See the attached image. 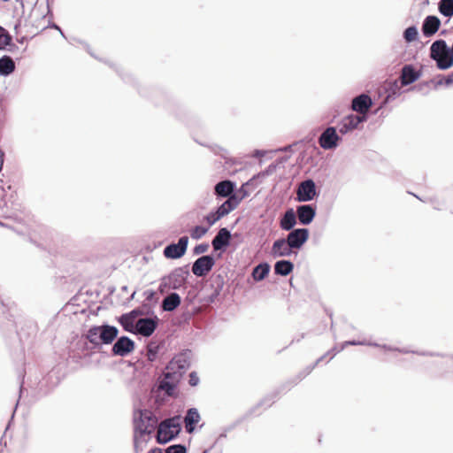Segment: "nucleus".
<instances>
[{"label": "nucleus", "mask_w": 453, "mask_h": 453, "mask_svg": "<svg viewBox=\"0 0 453 453\" xmlns=\"http://www.w3.org/2000/svg\"><path fill=\"white\" fill-rule=\"evenodd\" d=\"M429 56L435 61L440 70H447L453 65L452 50L443 39L436 40L432 43Z\"/></svg>", "instance_id": "3"}, {"label": "nucleus", "mask_w": 453, "mask_h": 453, "mask_svg": "<svg viewBox=\"0 0 453 453\" xmlns=\"http://www.w3.org/2000/svg\"><path fill=\"white\" fill-rule=\"evenodd\" d=\"M295 268V265L291 260L280 259L275 262L273 265L274 274L286 277L289 275Z\"/></svg>", "instance_id": "30"}, {"label": "nucleus", "mask_w": 453, "mask_h": 453, "mask_svg": "<svg viewBox=\"0 0 453 453\" xmlns=\"http://www.w3.org/2000/svg\"><path fill=\"white\" fill-rule=\"evenodd\" d=\"M159 319L157 315L154 317L142 318L138 319L135 326V334L142 335L145 338L150 337L158 326Z\"/></svg>", "instance_id": "15"}, {"label": "nucleus", "mask_w": 453, "mask_h": 453, "mask_svg": "<svg viewBox=\"0 0 453 453\" xmlns=\"http://www.w3.org/2000/svg\"><path fill=\"white\" fill-rule=\"evenodd\" d=\"M181 379V374L176 372H167L165 373L164 378L158 380V388L164 391L167 396L176 397V389Z\"/></svg>", "instance_id": "11"}, {"label": "nucleus", "mask_w": 453, "mask_h": 453, "mask_svg": "<svg viewBox=\"0 0 453 453\" xmlns=\"http://www.w3.org/2000/svg\"><path fill=\"white\" fill-rule=\"evenodd\" d=\"M209 247H210V245L208 242L199 243L194 247L193 255L203 254L208 250Z\"/></svg>", "instance_id": "46"}, {"label": "nucleus", "mask_w": 453, "mask_h": 453, "mask_svg": "<svg viewBox=\"0 0 453 453\" xmlns=\"http://www.w3.org/2000/svg\"><path fill=\"white\" fill-rule=\"evenodd\" d=\"M372 104L373 102L371 96L366 93H362L352 99L351 109L359 113L358 115H366V111Z\"/></svg>", "instance_id": "22"}, {"label": "nucleus", "mask_w": 453, "mask_h": 453, "mask_svg": "<svg viewBox=\"0 0 453 453\" xmlns=\"http://www.w3.org/2000/svg\"><path fill=\"white\" fill-rule=\"evenodd\" d=\"M265 156V151L261 150H255L253 152V157H262Z\"/></svg>", "instance_id": "62"}, {"label": "nucleus", "mask_w": 453, "mask_h": 453, "mask_svg": "<svg viewBox=\"0 0 453 453\" xmlns=\"http://www.w3.org/2000/svg\"><path fill=\"white\" fill-rule=\"evenodd\" d=\"M12 36L7 29L0 25V50H5L8 45H11Z\"/></svg>", "instance_id": "38"}, {"label": "nucleus", "mask_w": 453, "mask_h": 453, "mask_svg": "<svg viewBox=\"0 0 453 453\" xmlns=\"http://www.w3.org/2000/svg\"><path fill=\"white\" fill-rule=\"evenodd\" d=\"M340 349H338L336 346L333 347L331 349H329L326 355H331L330 359H332L336 353L340 352Z\"/></svg>", "instance_id": "59"}, {"label": "nucleus", "mask_w": 453, "mask_h": 453, "mask_svg": "<svg viewBox=\"0 0 453 453\" xmlns=\"http://www.w3.org/2000/svg\"><path fill=\"white\" fill-rule=\"evenodd\" d=\"M5 50L11 52H14L16 50H18V46L12 41L11 45H8Z\"/></svg>", "instance_id": "63"}, {"label": "nucleus", "mask_w": 453, "mask_h": 453, "mask_svg": "<svg viewBox=\"0 0 453 453\" xmlns=\"http://www.w3.org/2000/svg\"><path fill=\"white\" fill-rule=\"evenodd\" d=\"M420 77V71L417 70L412 65H405L402 68L400 81L403 86L413 83Z\"/></svg>", "instance_id": "26"}, {"label": "nucleus", "mask_w": 453, "mask_h": 453, "mask_svg": "<svg viewBox=\"0 0 453 453\" xmlns=\"http://www.w3.org/2000/svg\"><path fill=\"white\" fill-rule=\"evenodd\" d=\"M367 115L349 114L345 116L338 124L339 133L342 135L357 129L359 124L367 120Z\"/></svg>", "instance_id": "17"}, {"label": "nucleus", "mask_w": 453, "mask_h": 453, "mask_svg": "<svg viewBox=\"0 0 453 453\" xmlns=\"http://www.w3.org/2000/svg\"><path fill=\"white\" fill-rule=\"evenodd\" d=\"M293 254H297L292 248L289 247L288 242L285 237H280L275 240L272 245L271 255L273 257H290Z\"/></svg>", "instance_id": "23"}, {"label": "nucleus", "mask_w": 453, "mask_h": 453, "mask_svg": "<svg viewBox=\"0 0 453 453\" xmlns=\"http://www.w3.org/2000/svg\"><path fill=\"white\" fill-rule=\"evenodd\" d=\"M277 169V164L271 163L265 170L261 171L257 174L259 177H267L272 175Z\"/></svg>", "instance_id": "47"}, {"label": "nucleus", "mask_w": 453, "mask_h": 453, "mask_svg": "<svg viewBox=\"0 0 453 453\" xmlns=\"http://www.w3.org/2000/svg\"><path fill=\"white\" fill-rule=\"evenodd\" d=\"M441 26V20L437 16L428 15L423 20L421 31L425 37H431L434 35Z\"/></svg>", "instance_id": "24"}, {"label": "nucleus", "mask_w": 453, "mask_h": 453, "mask_svg": "<svg viewBox=\"0 0 453 453\" xmlns=\"http://www.w3.org/2000/svg\"><path fill=\"white\" fill-rule=\"evenodd\" d=\"M237 202L232 197H228L224 203L216 207V212L221 216V218L226 216L237 207Z\"/></svg>", "instance_id": "36"}, {"label": "nucleus", "mask_w": 453, "mask_h": 453, "mask_svg": "<svg viewBox=\"0 0 453 453\" xmlns=\"http://www.w3.org/2000/svg\"><path fill=\"white\" fill-rule=\"evenodd\" d=\"M127 313L129 315L130 318L134 319V320L136 319L137 317L145 315V311H143V309L140 307H136Z\"/></svg>", "instance_id": "51"}, {"label": "nucleus", "mask_w": 453, "mask_h": 453, "mask_svg": "<svg viewBox=\"0 0 453 453\" xmlns=\"http://www.w3.org/2000/svg\"><path fill=\"white\" fill-rule=\"evenodd\" d=\"M200 414L196 408H189L187 411L186 416L184 418L185 422V430L188 434H192L197 423L200 421Z\"/></svg>", "instance_id": "29"}, {"label": "nucleus", "mask_w": 453, "mask_h": 453, "mask_svg": "<svg viewBox=\"0 0 453 453\" xmlns=\"http://www.w3.org/2000/svg\"><path fill=\"white\" fill-rule=\"evenodd\" d=\"M192 352L190 349H185L184 351L176 355L166 366L167 370L180 372L181 376L190 367V358Z\"/></svg>", "instance_id": "13"}, {"label": "nucleus", "mask_w": 453, "mask_h": 453, "mask_svg": "<svg viewBox=\"0 0 453 453\" xmlns=\"http://www.w3.org/2000/svg\"><path fill=\"white\" fill-rule=\"evenodd\" d=\"M234 236L237 237L239 234H234ZM232 237L233 234L227 227H220L216 235L212 238L211 247L214 252L219 251L217 255L218 259L221 258L223 253L230 247Z\"/></svg>", "instance_id": "6"}, {"label": "nucleus", "mask_w": 453, "mask_h": 453, "mask_svg": "<svg viewBox=\"0 0 453 453\" xmlns=\"http://www.w3.org/2000/svg\"><path fill=\"white\" fill-rule=\"evenodd\" d=\"M260 178L258 174H255L252 178H250L249 180H247L244 184L247 187H256L257 183L256 180Z\"/></svg>", "instance_id": "56"}, {"label": "nucleus", "mask_w": 453, "mask_h": 453, "mask_svg": "<svg viewBox=\"0 0 453 453\" xmlns=\"http://www.w3.org/2000/svg\"><path fill=\"white\" fill-rule=\"evenodd\" d=\"M141 418L142 420V428H147L149 430L148 434L150 435L158 426V418L152 412L147 410H139L134 416V428H135V421Z\"/></svg>", "instance_id": "19"}, {"label": "nucleus", "mask_w": 453, "mask_h": 453, "mask_svg": "<svg viewBox=\"0 0 453 453\" xmlns=\"http://www.w3.org/2000/svg\"><path fill=\"white\" fill-rule=\"evenodd\" d=\"M221 218L217 212L216 210H211L205 217L204 220L207 222L209 228L213 226L217 221H219Z\"/></svg>", "instance_id": "44"}, {"label": "nucleus", "mask_w": 453, "mask_h": 453, "mask_svg": "<svg viewBox=\"0 0 453 453\" xmlns=\"http://www.w3.org/2000/svg\"><path fill=\"white\" fill-rule=\"evenodd\" d=\"M340 349H338L336 346L333 347L331 349H329L326 355H331L330 359H332L336 353L340 352Z\"/></svg>", "instance_id": "60"}, {"label": "nucleus", "mask_w": 453, "mask_h": 453, "mask_svg": "<svg viewBox=\"0 0 453 453\" xmlns=\"http://www.w3.org/2000/svg\"><path fill=\"white\" fill-rule=\"evenodd\" d=\"M11 306L9 303L0 299V327L4 330L15 331L16 326L13 316L11 313Z\"/></svg>", "instance_id": "21"}, {"label": "nucleus", "mask_w": 453, "mask_h": 453, "mask_svg": "<svg viewBox=\"0 0 453 453\" xmlns=\"http://www.w3.org/2000/svg\"><path fill=\"white\" fill-rule=\"evenodd\" d=\"M226 273L225 272H214L207 280L204 287L205 291L211 290V293L203 296V302L206 305H211L220 301V294L226 284Z\"/></svg>", "instance_id": "5"}, {"label": "nucleus", "mask_w": 453, "mask_h": 453, "mask_svg": "<svg viewBox=\"0 0 453 453\" xmlns=\"http://www.w3.org/2000/svg\"><path fill=\"white\" fill-rule=\"evenodd\" d=\"M316 367V364H312L311 365L306 366L303 371H301L298 374H296L294 378L287 380L280 387H278L273 392L265 396L257 405L252 410H255L260 406H265V408L270 407L275 400L279 397L280 394L286 393L291 389L294 386L297 385L301 380H303L307 375H309L312 370Z\"/></svg>", "instance_id": "2"}, {"label": "nucleus", "mask_w": 453, "mask_h": 453, "mask_svg": "<svg viewBox=\"0 0 453 453\" xmlns=\"http://www.w3.org/2000/svg\"><path fill=\"white\" fill-rule=\"evenodd\" d=\"M147 453H163V449L161 448H152Z\"/></svg>", "instance_id": "64"}, {"label": "nucleus", "mask_w": 453, "mask_h": 453, "mask_svg": "<svg viewBox=\"0 0 453 453\" xmlns=\"http://www.w3.org/2000/svg\"><path fill=\"white\" fill-rule=\"evenodd\" d=\"M142 420L138 418V420L135 421V428H134V449L135 453H139V444L149 432L147 428H142Z\"/></svg>", "instance_id": "34"}, {"label": "nucleus", "mask_w": 453, "mask_h": 453, "mask_svg": "<svg viewBox=\"0 0 453 453\" xmlns=\"http://www.w3.org/2000/svg\"><path fill=\"white\" fill-rule=\"evenodd\" d=\"M209 226H196L194 227H192L189 231L190 233V237L194 240H199L201 239L203 235H205L207 234V232L209 231Z\"/></svg>", "instance_id": "39"}, {"label": "nucleus", "mask_w": 453, "mask_h": 453, "mask_svg": "<svg viewBox=\"0 0 453 453\" xmlns=\"http://www.w3.org/2000/svg\"><path fill=\"white\" fill-rule=\"evenodd\" d=\"M111 348V355L114 357H127L135 348L134 341L127 335L117 336Z\"/></svg>", "instance_id": "16"}, {"label": "nucleus", "mask_w": 453, "mask_h": 453, "mask_svg": "<svg viewBox=\"0 0 453 453\" xmlns=\"http://www.w3.org/2000/svg\"><path fill=\"white\" fill-rule=\"evenodd\" d=\"M165 453H188V449L182 443L172 444L165 449Z\"/></svg>", "instance_id": "43"}, {"label": "nucleus", "mask_w": 453, "mask_h": 453, "mask_svg": "<svg viewBox=\"0 0 453 453\" xmlns=\"http://www.w3.org/2000/svg\"><path fill=\"white\" fill-rule=\"evenodd\" d=\"M188 265L174 268L169 274L165 275L170 288L173 290L180 289L187 283L188 277L189 276Z\"/></svg>", "instance_id": "12"}, {"label": "nucleus", "mask_w": 453, "mask_h": 453, "mask_svg": "<svg viewBox=\"0 0 453 453\" xmlns=\"http://www.w3.org/2000/svg\"><path fill=\"white\" fill-rule=\"evenodd\" d=\"M181 303V297L177 292H171L161 302L160 308L163 311L173 312Z\"/></svg>", "instance_id": "27"}, {"label": "nucleus", "mask_w": 453, "mask_h": 453, "mask_svg": "<svg viewBox=\"0 0 453 453\" xmlns=\"http://www.w3.org/2000/svg\"><path fill=\"white\" fill-rule=\"evenodd\" d=\"M180 415H176L164 419L158 426L156 441L158 444L165 445L174 440L181 432Z\"/></svg>", "instance_id": "4"}, {"label": "nucleus", "mask_w": 453, "mask_h": 453, "mask_svg": "<svg viewBox=\"0 0 453 453\" xmlns=\"http://www.w3.org/2000/svg\"><path fill=\"white\" fill-rule=\"evenodd\" d=\"M439 12L447 18L453 17V0H441L438 4Z\"/></svg>", "instance_id": "37"}, {"label": "nucleus", "mask_w": 453, "mask_h": 453, "mask_svg": "<svg viewBox=\"0 0 453 453\" xmlns=\"http://www.w3.org/2000/svg\"><path fill=\"white\" fill-rule=\"evenodd\" d=\"M164 341L150 340L145 346V356L148 365H151L158 357L159 352L164 349Z\"/></svg>", "instance_id": "25"}, {"label": "nucleus", "mask_w": 453, "mask_h": 453, "mask_svg": "<svg viewBox=\"0 0 453 453\" xmlns=\"http://www.w3.org/2000/svg\"><path fill=\"white\" fill-rule=\"evenodd\" d=\"M309 229L302 227L289 231L285 239L288 242L289 247L292 248L293 250H299L309 240Z\"/></svg>", "instance_id": "14"}, {"label": "nucleus", "mask_w": 453, "mask_h": 453, "mask_svg": "<svg viewBox=\"0 0 453 453\" xmlns=\"http://www.w3.org/2000/svg\"><path fill=\"white\" fill-rule=\"evenodd\" d=\"M118 334L119 329L115 326L107 323L92 326L84 335L88 341L84 349L91 352H99L103 345L111 344Z\"/></svg>", "instance_id": "1"}, {"label": "nucleus", "mask_w": 453, "mask_h": 453, "mask_svg": "<svg viewBox=\"0 0 453 453\" xmlns=\"http://www.w3.org/2000/svg\"><path fill=\"white\" fill-rule=\"evenodd\" d=\"M418 32L416 26H411L407 27L403 32V39L406 42H411L418 39Z\"/></svg>", "instance_id": "40"}, {"label": "nucleus", "mask_w": 453, "mask_h": 453, "mask_svg": "<svg viewBox=\"0 0 453 453\" xmlns=\"http://www.w3.org/2000/svg\"><path fill=\"white\" fill-rule=\"evenodd\" d=\"M297 218L296 211L293 208H288L280 217V227L284 231H291L296 229L295 226L296 225Z\"/></svg>", "instance_id": "28"}, {"label": "nucleus", "mask_w": 453, "mask_h": 453, "mask_svg": "<svg viewBox=\"0 0 453 453\" xmlns=\"http://www.w3.org/2000/svg\"><path fill=\"white\" fill-rule=\"evenodd\" d=\"M248 187L243 183L239 189L236 188L235 195L232 196L237 202V205L246 197L250 196Z\"/></svg>", "instance_id": "42"}, {"label": "nucleus", "mask_w": 453, "mask_h": 453, "mask_svg": "<svg viewBox=\"0 0 453 453\" xmlns=\"http://www.w3.org/2000/svg\"><path fill=\"white\" fill-rule=\"evenodd\" d=\"M296 218L299 224L303 226L310 225L317 214V205L315 203H304L296 206Z\"/></svg>", "instance_id": "18"}, {"label": "nucleus", "mask_w": 453, "mask_h": 453, "mask_svg": "<svg viewBox=\"0 0 453 453\" xmlns=\"http://www.w3.org/2000/svg\"><path fill=\"white\" fill-rule=\"evenodd\" d=\"M146 303H151L155 306L157 303L158 298L156 296V292L152 289H147L143 292Z\"/></svg>", "instance_id": "45"}, {"label": "nucleus", "mask_w": 453, "mask_h": 453, "mask_svg": "<svg viewBox=\"0 0 453 453\" xmlns=\"http://www.w3.org/2000/svg\"><path fill=\"white\" fill-rule=\"evenodd\" d=\"M438 84H445L446 86H449L453 84V73L448 75L443 81H438Z\"/></svg>", "instance_id": "55"}, {"label": "nucleus", "mask_w": 453, "mask_h": 453, "mask_svg": "<svg viewBox=\"0 0 453 453\" xmlns=\"http://www.w3.org/2000/svg\"><path fill=\"white\" fill-rule=\"evenodd\" d=\"M271 271V265L267 262H261L257 265L251 272L254 281L259 282L265 280Z\"/></svg>", "instance_id": "32"}, {"label": "nucleus", "mask_w": 453, "mask_h": 453, "mask_svg": "<svg viewBox=\"0 0 453 453\" xmlns=\"http://www.w3.org/2000/svg\"><path fill=\"white\" fill-rule=\"evenodd\" d=\"M188 237L183 235L179 238L177 242H171L167 244L163 250V255L167 259H180L187 252L188 246Z\"/></svg>", "instance_id": "10"}, {"label": "nucleus", "mask_w": 453, "mask_h": 453, "mask_svg": "<svg viewBox=\"0 0 453 453\" xmlns=\"http://www.w3.org/2000/svg\"><path fill=\"white\" fill-rule=\"evenodd\" d=\"M4 157H5L4 151L2 149H0V172L3 170Z\"/></svg>", "instance_id": "61"}, {"label": "nucleus", "mask_w": 453, "mask_h": 453, "mask_svg": "<svg viewBox=\"0 0 453 453\" xmlns=\"http://www.w3.org/2000/svg\"><path fill=\"white\" fill-rule=\"evenodd\" d=\"M25 375H26V370L24 367L18 370V379L19 381V397L21 396V394L23 393V390H24Z\"/></svg>", "instance_id": "49"}, {"label": "nucleus", "mask_w": 453, "mask_h": 453, "mask_svg": "<svg viewBox=\"0 0 453 453\" xmlns=\"http://www.w3.org/2000/svg\"><path fill=\"white\" fill-rule=\"evenodd\" d=\"M381 89L383 90V93L386 95L381 102V104H386L390 100H395L396 98V79L390 80V81L387 85L380 88L379 96H382Z\"/></svg>", "instance_id": "31"}, {"label": "nucleus", "mask_w": 453, "mask_h": 453, "mask_svg": "<svg viewBox=\"0 0 453 453\" xmlns=\"http://www.w3.org/2000/svg\"><path fill=\"white\" fill-rule=\"evenodd\" d=\"M217 256L212 253L203 255L196 258L192 264L191 271L198 278L205 277L214 267Z\"/></svg>", "instance_id": "8"}, {"label": "nucleus", "mask_w": 453, "mask_h": 453, "mask_svg": "<svg viewBox=\"0 0 453 453\" xmlns=\"http://www.w3.org/2000/svg\"><path fill=\"white\" fill-rule=\"evenodd\" d=\"M342 141L337 133V128L333 126L327 127L319 137V144L325 150H335Z\"/></svg>", "instance_id": "9"}, {"label": "nucleus", "mask_w": 453, "mask_h": 453, "mask_svg": "<svg viewBox=\"0 0 453 453\" xmlns=\"http://www.w3.org/2000/svg\"><path fill=\"white\" fill-rule=\"evenodd\" d=\"M364 342L357 341V340H350L346 341L342 343V347L340 348V350H343L346 346H357V345H364Z\"/></svg>", "instance_id": "54"}, {"label": "nucleus", "mask_w": 453, "mask_h": 453, "mask_svg": "<svg viewBox=\"0 0 453 453\" xmlns=\"http://www.w3.org/2000/svg\"><path fill=\"white\" fill-rule=\"evenodd\" d=\"M195 310L196 308L189 310L187 306L178 317V324L182 325L188 323L195 314Z\"/></svg>", "instance_id": "41"}, {"label": "nucleus", "mask_w": 453, "mask_h": 453, "mask_svg": "<svg viewBox=\"0 0 453 453\" xmlns=\"http://www.w3.org/2000/svg\"><path fill=\"white\" fill-rule=\"evenodd\" d=\"M117 322L122 326L125 332L135 334L136 322L127 313H123L116 318Z\"/></svg>", "instance_id": "35"}, {"label": "nucleus", "mask_w": 453, "mask_h": 453, "mask_svg": "<svg viewBox=\"0 0 453 453\" xmlns=\"http://www.w3.org/2000/svg\"><path fill=\"white\" fill-rule=\"evenodd\" d=\"M169 289H172V288H170L169 282H167V280L165 279V276H163V277L160 279V283H159V286H158L157 291H158L161 295H164V294H165Z\"/></svg>", "instance_id": "48"}, {"label": "nucleus", "mask_w": 453, "mask_h": 453, "mask_svg": "<svg viewBox=\"0 0 453 453\" xmlns=\"http://www.w3.org/2000/svg\"><path fill=\"white\" fill-rule=\"evenodd\" d=\"M319 191L317 189L315 181L311 179H305L301 181L296 188V200L301 203L311 202L319 197Z\"/></svg>", "instance_id": "7"}, {"label": "nucleus", "mask_w": 453, "mask_h": 453, "mask_svg": "<svg viewBox=\"0 0 453 453\" xmlns=\"http://www.w3.org/2000/svg\"><path fill=\"white\" fill-rule=\"evenodd\" d=\"M196 296H197L196 289L189 290L187 296L184 299L185 304H187V306L192 304L194 300L196 299Z\"/></svg>", "instance_id": "50"}, {"label": "nucleus", "mask_w": 453, "mask_h": 453, "mask_svg": "<svg viewBox=\"0 0 453 453\" xmlns=\"http://www.w3.org/2000/svg\"><path fill=\"white\" fill-rule=\"evenodd\" d=\"M15 62L11 56L4 55L0 58V76H9L15 71Z\"/></svg>", "instance_id": "33"}, {"label": "nucleus", "mask_w": 453, "mask_h": 453, "mask_svg": "<svg viewBox=\"0 0 453 453\" xmlns=\"http://www.w3.org/2000/svg\"><path fill=\"white\" fill-rule=\"evenodd\" d=\"M189 379H188V384L191 386V387H196L198 385L200 380H199V377L196 373V372H191L189 373Z\"/></svg>", "instance_id": "53"}, {"label": "nucleus", "mask_w": 453, "mask_h": 453, "mask_svg": "<svg viewBox=\"0 0 453 453\" xmlns=\"http://www.w3.org/2000/svg\"><path fill=\"white\" fill-rule=\"evenodd\" d=\"M236 183L231 180H223L214 186V195L217 200L228 199L235 195Z\"/></svg>", "instance_id": "20"}, {"label": "nucleus", "mask_w": 453, "mask_h": 453, "mask_svg": "<svg viewBox=\"0 0 453 453\" xmlns=\"http://www.w3.org/2000/svg\"><path fill=\"white\" fill-rule=\"evenodd\" d=\"M46 17H49L50 18V21H49V24L46 27H50V28H53V29H59V26L58 24H56L55 22L51 21V19H53L50 18V15H47V13L45 15H42V18H46Z\"/></svg>", "instance_id": "57"}, {"label": "nucleus", "mask_w": 453, "mask_h": 453, "mask_svg": "<svg viewBox=\"0 0 453 453\" xmlns=\"http://www.w3.org/2000/svg\"><path fill=\"white\" fill-rule=\"evenodd\" d=\"M226 434H227V430H223V432L219 435V437L216 439V441H214L213 445L210 449H211L217 443H219L221 439L226 438Z\"/></svg>", "instance_id": "58"}, {"label": "nucleus", "mask_w": 453, "mask_h": 453, "mask_svg": "<svg viewBox=\"0 0 453 453\" xmlns=\"http://www.w3.org/2000/svg\"><path fill=\"white\" fill-rule=\"evenodd\" d=\"M140 308L143 309V311H145V315L154 317V315H155L154 310H153L154 305H152L151 303L143 302L142 306H140Z\"/></svg>", "instance_id": "52"}]
</instances>
